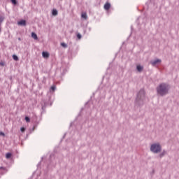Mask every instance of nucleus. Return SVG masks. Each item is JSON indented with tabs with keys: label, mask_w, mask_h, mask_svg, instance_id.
<instances>
[{
	"label": "nucleus",
	"mask_w": 179,
	"mask_h": 179,
	"mask_svg": "<svg viewBox=\"0 0 179 179\" xmlns=\"http://www.w3.org/2000/svg\"><path fill=\"white\" fill-rule=\"evenodd\" d=\"M146 100V92L145 89L141 88L139 92H137L135 100H134V109L141 108L145 104V101Z\"/></svg>",
	"instance_id": "f257e3e1"
},
{
	"label": "nucleus",
	"mask_w": 179,
	"mask_h": 179,
	"mask_svg": "<svg viewBox=\"0 0 179 179\" xmlns=\"http://www.w3.org/2000/svg\"><path fill=\"white\" fill-rule=\"evenodd\" d=\"M170 89H171V87L169 84L162 83L156 87L157 94L161 97H164V96L169 94Z\"/></svg>",
	"instance_id": "f03ea898"
},
{
	"label": "nucleus",
	"mask_w": 179,
	"mask_h": 179,
	"mask_svg": "<svg viewBox=\"0 0 179 179\" xmlns=\"http://www.w3.org/2000/svg\"><path fill=\"white\" fill-rule=\"evenodd\" d=\"M150 150L152 153L157 155V153H160L162 152V145L160 143H154L150 145Z\"/></svg>",
	"instance_id": "7ed1b4c3"
},
{
	"label": "nucleus",
	"mask_w": 179,
	"mask_h": 179,
	"mask_svg": "<svg viewBox=\"0 0 179 179\" xmlns=\"http://www.w3.org/2000/svg\"><path fill=\"white\" fill-rule=\"evenodd\" d=\"M150 64L151 65H152V66H156V65H160L162 64V59L157 58L154 60H151Z\"/></svg>",
	"instance_id": "20e7f679"
},
{
	"label": "nucleus",
	"mask_w": 179,
	"mask_h": 179,
	"mask_svg": "<svg viewBox=\"0 0 179 179\" xmlns=\"http://www.w3.org/2000/svg\"><path fill=\"white\" fill-rule=\"evenodd\" d=\"M110 8L111 3H110V2H106L103 6V8L105 9V10H110Z\"/></svg>",
	"instance_id": "39448f33"
},
{
	"label": "nucleus",
	"mask_w": 179,
	"mask_h": 179,
	"mask_svg": "<svg viewBox=\"0 0 179 179\" xmlns=\"http://www.w3.org/2000/svg\"><path fill=\"white\" fill-rule=\"evenodd\" d=\"M136 69L137 72H139L141 73V72L143 71V66H142L141 64H138L136 66Z\"/></svg>",
	"instance_id": "423d86ee"
},
{
	"label": "nucleus",
	"mask_w": 179,
	"mask_h": 179,
	"mask_svg": "<svg viewBox=\"0 0 179 179\" xmlns=\"http://www.w3.org/2000/svg\"><path fill=\"white\" fill-rule=\"evenodd\" d=\"M17 24L19 26H26L27 22L25 20H21L18 21Z\"/></svg>",
	"instance_id": "0eeeda50"
},
{
	"label": "nucleus",
	"mask_w": 179,
	"mask_h": 179,
	"mask_svg": "<svg viewBox=\"0 0 179 179\" xmlns=\"http://www.w3.org/2000/svg\"><path fill=\"white\" fill-rule=\"evenodd\" d=\"M166 155H167V151H166V150H164L162 151V152H161L159 155V157L160 159H162V157H164V156H166Z\"/></svg>",
	"instance_id": "6e6552de"
},
{
	"label": "nucleus",
	"mask_w": 179,
	"mask_h": 179,
	"mask_svg": "<svg viewBox=\"0 0 179 179\" xmlns=\"http://www.w3.org/2000/svg\"><path fill=\"white\" fill-rule=\"evenodd\" d=\"M52 16H58V10H57V8L52 10Z\"/></svg>",
	"instance_id": "1a4fd4ad"
},
{
	"label": "nucleus",
	"mask_w": 179,
	"mask_h": 179,
	"mask_svg": "<svg viewBox=\"0 0 179 179\" xmlns=\"http://www.w3.org/2000/svg\"><path fill=\"white\" fill-rule=\"evenodd\" d=\"M55 90H57V86L55 85H52L50 88V93H54Z\"/></svg>",
	"instance_id": "9d476101"
},
{
	"label": "nucleus",
	"mask_w": 179,
	"mask_h": 179,
	"mask_svg": "<svg viewBox=\"0 0 179 179\" xmlns=\"http://www.w3.org/2000/svg\"><path fill=\"white\" fill-rule=\"evenodd\" d=\"M81 19H84L85 20H87V13L86 12L81 13Z\"/></svg>",
	"instance_id": "9b49d317"
},
{
	"label": "nucleus",
	"mask_w": 179,
	"mask_h": 179,
	"mask_svg": "<svg viewBox=\"0 0 179 179\" xmlns=\"http://www.w3.org/2000/svg\"><path fill=\"white\" fill-rule=\"evenodd\" d=\"M31 36L34 40H38V37L37 36V34L35 32H31Z\"/></svg>",
	"instance_id": "f8f14e48"
},
{
	"label": "nucleus",
	"mask_w": 179,
	"mask_h": 179,
	"mask_svg": "<svg viewBox=\"0 0 179 179\" xmlns=\"http://www.w3.org/2000/svg\"><path fill=\"white\" fill-rule=\"evenodd\" d=\"M60 45L61 47H62L63 48H68V44H66V43L64 42H62L60 43Z\"/></svg>",
	"instance_id": "ddd939ff"
},
{
	"label": "nucleus",
	"mask_w": 179,
	"mask_h": 179,
	"mask_svg": "<svg viewBox=\"0 0 179 179\" xmlns=\"http://www.w3.org/2000/svg\"><path fill=\"white\" fill-rule=\"evenodd\" d=\"M12 157V152H7L6 154V159H10Z\"/></svg>",
	"instance_id": "4468645a"
},
{
	"label": "nucleus",
	"mask_w": 179,
	"mask_h": 179,
	"mask_svg": "<svg viewBox=\"0 0 179 179\" xmlns=\"http://www.w3.org/2000/svg\"><path fill=\"white\" fill-rule=\"evenodd\" d=\"M13 59H14V61H19V57L16 55H13Z\"/></svg>",
	"instance_id": "2eb2a0df"
},
{
	"label": "nucleus",
	"mask_w": 179,
	"mask_h": 179,
	"mask_svg": "<svg viewBox=\"0 0 179 179\" xmlns=\"http://www.w3.org/2000/svg\"><path fill=\"white\" fill-rule=\"evenodd\" d=\"M10 2L13 3V5H14L15 6H16V5H17V0H10Z\"/></svg>",
	"instance_id": "dca6fc26"
},
{
	"label": "nucleus",
	"mask_w": 179,
	"mask_h": 179,
	"mask_svg": "<svg viewBox=\"0 0 179 179\" xmlns=\"http://www.w3.org/2000/svg\"><path fill=\"white\" fill-rule=\"evenodd\" d=\"M76 37H77L78 40H80L82 38V34H80V33H77Z\"/></svg>",
	"instance_id": "f3484780"
},
{
	"label": "nucleus",
	"mask_w": 179,
	"mask_h": 179,
	"mask_svg": "<svg viewBox=\"0 0 179 179\" xmlns=\"http://www.w3.org/2000/svg\"><path fill=\"white\" fill-rule=\"evenodd\" d=\"M50 58V52L45 51V59H48Z\"/></svg>",
	"instance_id": "a211bd4d"
},
{
	"label": "nucleus",
	"mask_w": 179,
	"mask_h": 179,
	"mask_svg": "<svg viewBox=\"0 0 179 179\" xmlns=\"http://www.w3.org/2000/svg\"><path fill=\"white\" fill-rule=\"evenodd\" d=\"M3 20H5V17L0 16V25L3 22Z\"/></svg>",
	"instance_id": "6ab92c4d"
},
{
	"label": "nucleus",
	"mask_w": 179,
	"mask_h": 179,
	"mask_svg": "<svg viewBox=\"0 0 179 179\" xmlns=\"http://www.w3.org/2000/svg\"><path fill=\"white\" fill-rule=\"evenodd\" d=\"M24 120H25L26 122H30V117L29 116H26L24 117Z\"/></svg>",
	"instance_id": "aec40b11"
},
{
	"label": "nucleus",
	"mask_w": 179,
	"mask_h": 179,
	"mask_svg": "<svg viewBox=\"0 0 179 179\" xmlns=\"http://www.w3.org/2000/svg\"><path fill=\"white\" fill-rule=\"evenodd\" d=\"M0 66H5V62L1 61L0 62Z\"/></svg>",
	"instance_id": "412c9836"
},
{
	"label": "nucleus",
	"mask_w": 179,
	"mask_h": 179,
	"mask_svg": "<svg viewBox=\"0 0 179 179\" xmlns=\"http://www.w3.org/2000/svg\"><path fill=\"white\" fill-rule=\"evenodd\" d=\"M42 110H45V102H43V104L42 105Z\"/></svg>",
	"instance_id": "4be33fe9"
},
{
	"label": "nucleus",
	"mask_w": 179,
	"mask_h": 179,
	"mask_svg": "<svg viewBox=\"0 0 179 179\" xmlns=\"http://www.w3.org/2000/svg\"><path fill=\"white\" fill-rule=\"evenodd\" d=\"M20 131H21V132H24V131H26V128L25 127H21Z\"/></svg>",
	"instance_id": "5701e85b"
},
{
	"label": "nucleus",
	"mask_w": 179,
	"mask_h": 179,
	"mask_svg": "<svg viewBox=\"0 0 179 179\" xmlns=\"http://www.w3.org/2000/svg\"><path fill=\"white\" fill-rule=\"evenodd\" d=\"M42 57H43V58H45V51H43V52H42Z\"/></svg>",
	"instance_id": "b1692460"
},
{
	"label": "nucleus",
	"mask_w": 179,
	"mask_h": 179,
	"mask_svg": "<svg viewBox=\"0 0 179 179\" xmlns=\"http://www.w3.org/2000/svg\"><path fill=\"white\" fill-rule=\"evenodd\" d=\"M0 136H5V133H3V131H0Z\"/></svg>",
	"instance_id": "393cba45"
},
{
	"label": "nucleus",
	"mask_w": 179,
	"mask_h": 179,
	"mask_svg": "<svg viewBox=\"0 0 179 179\" xmlns=\"http://www.w3.org/2000/svg\"><path fill=\"white\" fill-rule=\"evenodd\" d=\"M153 174H155V169H153L152 171L151 172V176H153Z\"/></svg>",
	"instance_id": "a878e982"
},
{
	"label": "nucleus",
	"mask_w": 179,
	"mask_h": 179,
	"mask_svg": "<svg viewBox=\"0 0 179 179\" xmlns=\"http://www.w3.org/2000/svg\"><path fill=\"white\" fill-rule=\"evenodd\" d=\"M65 136H66V133L64 134V135L63 137H62V139H65Z\"/></svg>",
	"instance_id": "bb28decb"
},
{
	"label": "nucleus",
	"mask_w": 179,
	"mask_h": 179,
	"mask_svg": "<svg viewBox=\"0 0 179 179\" xmlns=\"http://www.w3.org/2000/svg\"><path fill=\"white\" fill-rule=\"evenodd\" d=\"M34 129H36V125H34L32 128V131H34Z\"/></svg>",
	"instance_id": "cd10ccee"
},
{
	"label": "nucleus",
	"mask_w": 179,
	"mask_h": 179,
	"mask_svg": "<svg viewBox=\"0 0 179 179\" xmlns=\"http://www.w3.org/2000/svg\"><path fill=\"white\" fill-rule=\"evenodd\" d=\"M50 157H54V154H51V155H50Z\"/></svg>",
	"instance_id": "c85d7f7f"
},
{
	"label": "nucleus",
	"mask_w": 179,
	"mask_h": 179,
	"mask_svg": "<svg viewBox=\"0 0 179 179\" xmlns=\"http://www.w3.org/2000/svg\"><path fill=\"white\" fill-rule=\"evenodd\" d=\"M0 170H3V166H0Z\"/></svg>",
	"instance_id": "c756f323"
},
{
	"label": "nucleus",
	"mask_w": 179,
	"mask_h": 179,
	"mask_svg": "<svg viewBox=\"0 0 179 179\" xmlns=\"http://www.w3.org/2000/svg\"><path fill=\"white\" fill-rule=\"evenodd\" d=\"M18 41H22V38H18Z\"/></svg>",
	"instance_id": "7c9ffc66"
},
{
	"label": "nucleus",
	"mask_w": 179,
	"mask_h": 179,
	"mask_svg": "<svg viewBox=\"0 0 179 179\" xmlns=\"http://www.w3.org/2000/svg\"><path fill=\"white\" fill-rule=\"evenodd\" d=\"M72 125H73V122H71V123L70 124V127H72Z\"/></svg>",
	"instance_id": "2f4dec72"
},
{
	"label": "nucleus",
	"mask_w": 179,
	"mask_h": 179,
	"mask_svg": "<svg viewBox=\"0 0 179 179\" xmlns=\"http://www.w3.org/2000/svg\"><path fill=\"white\" fill-rule=\"evenodd\" d=\"M40 164H41V162H39L38 164V166H40Z\"/></svg>",
	"instance_id": "473e14b6"
},
{
	"label": "nucleus",
	"mask_w": 179,
	"mask_h": 179,
	"mask_svg": "<svg viewBox=\"0 0 179 179\" xmlns=\"http://www.w3.org/2000/svg\"><path fill=\"white\" fill-rule=\"evenodd\" d=\"M89 104V102H86L85 106H87Z\"/></svg>",
	"instance_id": "72a5a7b5"
},
{
	"label": "nucleus",
	"mask_w": 179,
	"mask_h": 179,
	"mask_svg": "<svg viewBox=\"0 0 179 179\" xmlns=\"http://www.w3.org/2000/svg\"><path fill=\"white\" fill-rule=\"evenodd\" d=\"M50 106H52V103H50Z\"/></svg>",
	"instance_id": "f704fd0d"
},
{
	"label": "nucleus",
	"mask_w": 179,
	"mask_h": 179,
	"mask_svg": "<svg viewBox=\"0 0 179 179\" xmlns=\"http://www.w3.org/2000/svg\"><path fill=\"white\" fill-rule=\"evenodd\" d=\"M47 104H48V103H45V106H47Z\"/></svg>",
	"instance_id": "c9c22d12"
},
{
	"label": "nucleus",
	"mask_w": 179,
	"mask_h": 179,
	"mask_svg": "<svg viewBox=\"0 0 179 179\" xmlns=\"http://www.w3.org/2000/svg\"><path fill=\"white\" fill-rule=\"evenodd\" d=\"M0 33H1V28H0Z\"/></svg>",
	"instance_id": "e433bc0d"
}]
</instances>
